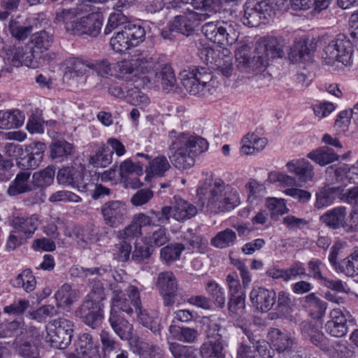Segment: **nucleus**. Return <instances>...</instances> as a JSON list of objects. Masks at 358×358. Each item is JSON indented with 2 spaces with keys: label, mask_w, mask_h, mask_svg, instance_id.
I'll list each match as a JSON object with an SVG mask.
<instances>
[{
  "label": "nucleus",
  "mask_w": 358,
  "mask_h": 358,
  "mask_svg": "<svg viewBox=\"0 0 358 358\" xmlns=\"http://www.w3.org/2000/svg\"><path fill=\"white\" fill-rule=\"evenodd\" d=\"M202 33L206 38L223 47L222 50L205 48L201 51V58L207 64L214 65L225 77L231 76L233 68V56L231 51L225 46L232 45L238 39V33L231 24L225 22H209L201 27Z\"/></svg>",
  "instance_id": "f257e3e1"
},
{
  "label": "nucleus",
  "mask_w": 358,
  "mask_h": 358,
  "mask_svg": "<svg viewBox=\"0 0 358 358\" xmlns=\"http://www.w3.org/2000/svg\"><path fill=\"white\" fill-rule=\"evenodd\" d=\"M282 41L273 36L259 38L255 45V55L251 57L247 46H243L236 53L237 67L248 73H258L265 70L269 61L284 55Z\"/></svg>",
  "instance_id": "f03ea898"
},
{
  "label": "nucleus",
  "mask_w": 358,
  "mask_h": 358,
  "mask_svg": "<svg viewBox=\"0 0 358 358\" xmlns=\"http://www.w3.org/2000/svg\"><path fill=\"white\" fill-rule=\"evenodd\" d=\"M90 10V6L87 3L82 2L76 7L57 12L54 22L64 25L66 31L71 34H85L96 37L100 34L103 25V15L99 13L92 12L86 16L79 17L81 14Z\"/></svg>",
  "instance_id": "7ed1b4c3"
},
{
  "label": "nucleus",
  "mask_w": 358,
  "mask_h": 358,
  "mask_svg": "<svg viewBox=\"0 0 358 358\" xmlns=\"http://www.w3.org/2000/svg\"><path fill=\"white\" fill-rule=\"evenodd\" d=\"M197 196L201 210L208 213L230 211L241 203L237 190L222 180L204 182L197 189Z\"/></svg>",
  "instance_id": "20e7f679"
},
{
  "label": "nucleus",
  "mask_w": 358,
  "mask_h": 358,
  "mask_svg": "<svg viewBox=\"0 0 358 358\" xmlns=\"http://www.w3.org/2000/svg\"><path fill=\"white\" fill-rule=\"evenodd\" d=\"M171 140L169 155L172 164L178 169L184 170L194 164V155L206 151L208 143L206 139L188 133H178L175 130L169 133Z\"/></svg>",
  "instance_id": "39448f33"
},
{
  "label": "nucleus",
  "mask_w": 358,
  "mask_h": 358,
  "mask_svg": "<svg viewBox=\"0 0 358 358\" xmlns=\"http://www.w3.org/2000/svg\"><path fill=\"white\" fill-rule=\"evenodd\" d=\"M213 76L206 67L192 66L180 73L185 89L192 95H205L210 90Z\"/></svg>",
  "instance_id": "423d86ee"
},
{
  "label": "nucleus",
  "mask_w": 358,
  "mask_h": 358,
  "mask_svg": "<svg viewBox=\"0 0 358 358\" xmlns=\"http://www.w3.org/2000/svg\"><path fill=\"white\" fill-rule=\"evenodd\" d=\"M46 341L57 349H66L71 343L73 323L66 318L51 321L46 327Z\"/></svg>",
  "instance_id": "0eeeda50"
},
{
  "label": "nucleus",
  "mask_w": 358,
  "mask_h": 358,
  "mask_svg": "<svg viewBox=\"0 0 358 358\" xmlns=\"http://www.w3.org/2000/svg\"><path fill=\"white\" fill-rule=\"evenodd\" d=\"M352 47L351 42L344 34H339L327 45L322 55V61L327 65H333L336 62L347 64L351 58Z\"/></svg>",
  "instance_id": "6e6552de"
},
{
  "label": "nucleus",
  "mask_w": 358,
  "mask_h": 358,
  "mask_svg": "<svg viewBox=\"0 0 358 358\" xmlns=\"http://www.w3.org/2000/svg\"><path fill=\"white\" fill-rule=\"evenodd\" d=\"M272 12L273 8L267 0H248L244 6L243 23L250 27H258Z\"/></svg>",
  "instance_id": "1a4fd4ad"
},
{
  "label": "nucleus",
  "mask_w": 358,
  "mask_h": 358,
  "mask_svg": "<svg viewBox=\"0 0 358 358\" xmlns=\"http://www.w3.org/2000/svg\"><path fill=\"white\" fill-rule=\"evenodd\" d=\"M57 180L59 184L70 185L78 189L80 192H86L90 187L94 185L89 176L86 177L85 167H64L59 170Z\"/></svg>",
  "instance_id": "9d476101"
},
{
  "label": "nucleus",
  "mask_w": 358,
  "mask_h": 358,
  "mask_svg": "<svg viewBox=\"0 0 358 358\" xmlns=\"http://www.w3.org/2000/svg\"><path fill=\"white\" fill-rule=\"evenodd\" d=\"M210 17V14L200 13L187 9L186 12L182 15H176L171 21V29L176 30L177 33L189 36L201 22L207 20Z\"/></svg>",
  "instance_id": "9b49d317"
},
{
  "label": "nucleus",
  "mask_w": 358,
  "mask_h": 358,
  "mask_svg": "<svg viewBox=\"0 0 358 358\" xmlns=\"http://www.w3.org/2000/svg\"><path fill=\"white\" fill-rule=\"evenodd\" d=\"M76 315L86 325L96 329L101 324L103 319V304L92 299H85L76 310Z\"/></svg>",
  "instance_id": "f8f14e48"
},
{
  "label": "nucleus",
  "mask_w": 358,
  "mask_h": 358,
  "mask_svg": "<svg viewBox=\"0 0 358 358\" xmlns=\"http://www.w3.org/2000/svg\"><path fill=\"white\" fill-rule=\"evenodd\" d=\"M74 352L68 358H102L99 348L94 344L92 336L87 333L80 334L75 341Z\"/></svg>",
  "instance_id": "ddd939ff"
},
{
  "label": "nucleus",
  "mask_w": 358,
  "mask_h": 358,
  "mask_svg": "<svg viewBox=\"0 0 358 358\" xmlns=\"http://www.w3.org/2000/svg\"><path fill=\"white\" fill-rule=\"evenodd\" d=\"M101 213L106 224L111 227H117L127 218V210L124 203L120 201H110L102 206Z\"/></svg>",
  "instance_id": "4468645a"
},
{
  "label": "nucleus",
  "mask_w": 358,
  "mask_h": 358,
  "mask_svg": "<svg viewBox=\"0 0 358 358\" xmlns=\"http://www.w3.org/2000/svg\"><path fill=\"white\" fill-rule=\"evenodd\" d=\"M157 286L162 296L165 306H173L178 290L176 278L171 271L162 272L159 274Z\"/></svg>",
  "instance_id": "2eb2a0df"
},
{
  "label": "nucleus",
  "mask_w": 358,
  "mask_h": 358,
  "mask_svg": "<svg viewBox=\"0 0 358 358\" xmlns=\"http://www.w3.org/2000/svg\"><path fill=\"white\" fill-rule=\"evenodd\" d=\"M277 294L273 289L254 287L250 294V301L255 308L262 313L270 310L276 302Z\"/></svg>",
  "instance_id": "dca6fc26"
},
{
  "label": "nucleus",
  "mask_w": 358,
  "mask_h": 358,
  "mask_svg": "<svg viewBox=\"0 0 358 358\" xmlns=\"http://www.w3.org/2000/svg\"><path fill=\"white\" fill-rule=\"evenodd\" d=\"M120 176L122 182L127 188L136 189L143 185L138 178H131L130 176L136 174L141 176L143 173V164L141 162H133L131 159H127L121 162L119 168Z\"/></svg>",
  "instance_id": "f3484780"
},
{
  "label": "nucleus",
  "mask_w": 358,
  "mask_h": 358,
  "mask_svg": "<svg viewBox=\"0 0 358 358\" xmlns=\"http://www.w3.org/2000/svg\"><path fill=\"white\" fill-rule=\"evenodd\" d=\"M288 171L301 183L311 182L315 176L313 166L305 159H296L286 164Z\"/></svg>",
  "instance_id": "a211bd4d"
},
{
  "label": "nucleus",
  "mask_w": 358,
  "mask_h": 358,
  "mask_svg": "<svg viewBox=\"0 0 358 358\" xmlns=\"http://www.w3.org/2000/svg\"><path fill=\"white\" fill-rule=\"evenodd\" d=\"M34 57V52L27 45L9 47L6 50L5 59L15 66L22 65L32 66Z\"/></svg>",
  "instance_id": "6ab92c4d"
},
{
  "label": "nucleus",
  "mask_w": 358,
  "mask_h": 358,
  "mask_svg": "<svg viewBox=\"0 0 358 358\" xmlns=\"http://www.w3.org/2000/svg\"><path fill=\"white\" fill-rule=\"evenodd\" d=\"M108 321L111 328L121 340L129 341L132 338L133 325L122 317L116 310H110Z\"/></svg>",
  "instance_id": "aec40b11"
},
{
  "label": "nucleus",
  "mask_w": 358,
  "mask_h": 358,
  "mask_svg": "<svg viewBox=\"0 0 358 358\" xmlns=\"http://www.w3.org/2000/svg\"><path fill=\"white\" fill-rule=\"evenodd\" d=\"M66 65L64 78L69 80L82 78L91 70L90 59L70 58L66 60Z\"/></svg>",
  "instance_id": "412c9836"
},
{
  "label": "nucleus",
  "mask_w": 358,
  "mask_h": 358,
  "mask_svg": "<svg viewBox=\"0 0 358 358\" xmlns=\"http://www.w3.org/2000/svg\"><path fill=\"white\" fill-rule=\"evenodd\" d=\"M346 208L338 206L327 211L320 217V220L329 228L336 229L343 228L345 229Z\"/></svg>",
  "instance_id": "4be33fe9"
},
{
  "label": "nucleus",
  "mask_w": 358,
  "mask_h": 358,
  "mask_svg": "<svg viewBox=\"0 0 358 358\" xmlns=\"http://www.w3.org/2000/svg\"><path fill=\"white\" fill-rule=\"evenodd\" d=\"M40 224L37 215L31 216H17L12 220V226L17 232L22 233L27 237H30L37 229Z\"/></svg>",
  "instance_id": "5701e85b"
},
{
  "label": "nucleus",
  "mask_w": 358,
  "mask_h": 358,
  "mask_svg": "<svg viewBox=\"0 0 358 358\" xmlns=\"http://www.w3.org/2000/svg\"><path fill=\"white\" fill-rule=\"evenodd\" d=\"M133 56L134 66L136 69V76L152 73L156 67L157 62L150 54L146 51H136Z\"/></svg>",
  "instance_id": "b1692460"
},
{
  "label": "nucleus",
  "mask_w": 358,
  "mask_h": 358,
  "mask_svg": "<svg viewBox=\"0 0 358 358\" xmlns=\"http://www.w3.org/2000/svg\"><path fill=\"white\" fill-rule=\"evenodd\" d=\"M268 337L273 346L280 353L289 352L295 344L293 338L276 328L270 330Z\"/></svg>",
  "instance_id": "393cba45"
},
{
  "label": "nucleus",
  "mask_w": 358,
  "mask_h": 358,
  "mask_svg": "<svg viewBox=\"0 0 358 358\" xmlns=\"http://www.w3.org/2000/svg\"><path fill=\"white\" fill-rule=\"evenodd\" d=\"M275 313H271V319L277 317L289 318L293 310V301L289 293L280 291L276 297Z\"/></svg>",
  "instance_id": "a878e982"
},
{
  "label": "nucleus",
  "mask_w": 358,
  "mask_h": 358,
  "mask_svg": "<svg viewBox=\"0 0 358 358\" xmlns=\"http://www.w3.org/2000/svg\"><path fill=\"white\" fill-rule=\"evenodd\" d=\"M176 204L173 207V217L178 221H184L194 217L197 213L196 206L182 199L180 197L174 196Z\"/></svg>",
  "instance_id": "bb28decb"
},
{
  "label": "nucleus",
  "mask_w": 358,
  "mask_h": 358,
  "mask_svg": "<svg viewBox=\"0 0 358 358\" xmlns=\"http://www.w3.org/2000/svg\"><path fill=\"white\" fill-rule=\"evenodd\" d=\"M169 331L172 338L176 341L186 343H194L198 340L199 332L194 328L170 325Z\"/></svg>",
  "instance_id": "cd10ccee"
},
{
  "label": "nucleus",
  "mask_w": 358,
  "mask_h": 358,
  "mask_svg": "<svg viewBox=\"0 0 358 358\" xmlns=\"http://www.w3.org/2000/svg\"><path fill=\"white\" fill-rule=\"evenodd\" d=\"M224 342L210 339L203 342L199 349L201 358H225Z\"/></svg>",
  "instance_id": "c85d7f7f"
},
{
  "label": "nucleus",
  "mask_w": 358,
  "mask_h": 358,
  "mask_svg": "<svg viewBox=\"0 0 358 358\" xmlns=\"http://www.w3.org/2000/svg\"><path fill=\"white\" fill-rule=\"evenodd\" d=\"M24 116L19 110H0V129H10L22 126Z\"/></svg>",
  "instance_id": "c756f323"
},
{
  "label": "nucleus",
  "mask_w": 358,
  "mask_h": 358,
  "mask_svg": "<svg viewBox=\"0 0 358 358\" xmlns=\"http://www.w3.org/2000/svg\"><path fill=\"white\" fill-rule=\"evenodd\" d=\"M30 172L24 171L17 174L14 181L8 187L7 192L10 196H15L20 194L31 192L34 189V186L29 183Z\"/></svg>",
  "instance_id": "7c9ffc66"
},
{
  "label": "nucleus",
  "mask_w": 358,
  "mask_h": 358,
  "mask_svg": "<svg viewBox=\"0 0 358 358\" xmlns=\"http://www.w3.org/2000/svg\"><path fill=\"white\" fill-rule=\"evenodd\" d=\"M303 306L308 310L311 316L315 319H321L327 310V303L317 297L315 293L306 296L303 300Z\"/></svg>",
  "instance_id": "2f4dec72"
},
{
  "label": "nucleus",
  "mask_w": 358,
  "mask_h": 358,
  "mask_svg": "<svg viewBox=\"0 0 358 358\" xmlns=\"http://www.w3.org/2000/svg\"><path fill=\"white\" fill-rule=\"evenodd\" d=\"M53 41L54 36L50 32L45 30L38 31L30 38V43L32 45L31 48L34 53H42L51 47Z\"/></svg>",
  "instance_id": "473e14b6"
},
{
  "label": "nucleus",
  "mask_w": 358,
  "mask_h": 358,
  "mask_svg": "<svg viewBox=\"0 0 358 358\" xmlns=\"http://www.w3.org/2000/svg\"><path fill=\"white\" fill-rule=\"evenodd\" d=\"M307 157L323 166L338 160V155L333 149L324 146L310 152Z\"/></svg>",
  "instance_id": "72a5a7b5"
},
{
  "label": "nucleus",
  "mask_w": 358,
  "mask_h": 358,
  "mask_svg": "<svg viewBox=\"0 0 358 358\" xmlns=\"http://www.w3.org/2000/svg\"><path fill=\"white\" fill-rule=\"evenodd\" d=\"M146 243L152 247H160L169 241V234L166 228L162 225H156L155 227L146 233L145 236Z\"/></svg>",
  "instance_id": "f704fd0d"
},
{
  "label": "nucleus",
  "mask_w": 358,
  "mask_h": 358,
  "mask_svg": "<svg viewBox=\"0 0 358 358\" xmlns=\"http://www.w3.org/2000/svg\"><path fill=\"white\" fill-rule=\"evenodd\" d=\"M135 312L137 315V320L140 324L149 329L152 333L160 335L162 326L157 316L150 314L143 306Z\"/></svg>",
  "instance_id": "c9c22d12"
},
{
  "label": "nucleus",
  "mask_w": 358,
  "mask_h": 358,
  "mask_svg": "<svg viewBox=\"0 0 358 358\" xmlns=\"http://www.w3.org/2000/svg\"><path fill=\"white\" fill-rule=\"evenodd\" d=\"M207 294L215 306L218 308H223L226 303V296L224 288L214 280H208L205 283Z\"/></svg>",
  "instance_id": "e433bc0d"
},
{
  "label": "nucleus",
  "mask_w": 358,
  "mask_h": 358,
  "mask_svg": "<svg viewBox=\"0 0 358 358\" xmlns=\"http://www.w3.org/2000/svg\"><path fill=\"white\" fill-rule=\"evenodd\" d=\"M336 272L350 277L358 275V249H355L348 257L339 262Z\"/></svg>",
  "instance_id": "4c0bfd02"
},
{
  "label": "nucleus",
  "mask_w": 358,
  "mask_h": 358,
  "mask_svg": "<svg viewBox=\"0 0 358 358\" xmlns=\"http://www.w3.org/2000/svg\"><path fill=\"white\" fill-rule=\"evenodd\" d=\"M311 57V50L303 41L295 43L289 52V59L293 64L310 61Z\"/></svg>",
  "instance_id": "58836bf2"
},
{
  "label": "nucleus",
  "mask_w": 358,
  "mask_h": 358,
  "mask_svg": "<svg viewBox=\"0 0 358 358\" xmlns=\"http://www.w3.org/2000/svg\"><path fill=\"white\" fill-rule=\"evenodd\" d=\"M155 82L160 83L164 90L171 91L176 85V78L171 66L164 65L155 73Z\"/></svg>",
  "instance_id": "ea45409f"
},
{
  "label": "nucleus",
  "mask_w": 358,
  "mask_h": 358,
  "mask_svg": "<svg viewBox=\"0 0 358 358\" xmlns=\"http://www.w3.org/2000/svg\"><path fill=\"white\" fill-rule=\"evenodd\" d=\"M170 168L171 165L165 156H157L150 162L149 166L146 169L148 174L145 179H148L150 175L162 177Z\"/></svg>",
  "instance_id": "a19ab883"
},
{
  "label": "nucleus",
  "mask_w": 358,
  "mask_h": 358,
  "mask_svg": "<svg viewBox=\"0 0 358 358\" xmlns=\"http://www.w3.org/2000/svg\"><path fill=\"white\" fill-rule=\"evenodd\" d=\"M55 169L48 166L43 170L35 172L32 176V183L36 187H45L53 183Z\"/></svg>",
  "instance_id": "79ce46f5"
},
{
  "label": "nucleus",
  "mask_w": 358,
  "mask_h": 358,
  "mask_svg": "<svg viewBox=\"0 0 358 358\" xmlns=\"http://www.w3.org/2000/svg\"><path fill=\"white\" fill-rule=\"evenodd\" d=\"M73 235L78 243L89 244L97 240V231L94 225L87 224L85 227H76Z\"/></svg>",
  "instance_id": "37998d69"
},
{
  "label": "nucleus",
  "mask_w": 358,
  "mask_h": 358,
  "mask_svg": "<svg viewBox=\"0 0 358 358\" xmlns=\"http://www.w3.org/2000/svg\"><path fill=\"white\" fill-rule=\"evenodd\" d=\"M236 241V233L230 229H226L218 232L216 236L211 239L210 243L217 248H226L234 245Z\"/></svg>",
  "instance_id": "c03bdc74"
},
{
  "label": "nucleus",
  "mask_w": 358,
  "mask_h": 358,
  "mask_svg": "<svg viewBox=\"0 0 358 358\" xmlns=\"http://www.w3.org/2000/svg\"><path fill=\"white\" fill-rule=\"evenodd\" d=\"M185 246L182 243H174L167 245L160 250V257L166 264H170L180 259Z\"/></svg>",
  "instance_id": "a18cd8bd"
},
{
  "label": "nucleus",
  "mask_w": 358,
  "mask_h": 358,
  "mask_svg": "<svg viewBox=\"0 0 358 358\" xmlns=\"http://www.w3.org/2000/svg\"><path fill=\"white\" fill-rule=\"evenodd\" d=\"M78 298L77 292L70 285H63L56 292L55 299L59 306H71Z\"/></svg>",
  "instance_id": "49530a36"
},
{
  "label": "nucleus",
  "mask_w": 358,
  "mask_h": 358,
  "mask_svg": "<svg viewBox=\"0 0 358 358\" xmlns=\"http://www.w3.org/2000/svg\"><path fill=\"white\" fill-rule=\"evenodd\" d=\"M13 285L16 287H22L27 292H31L36 287L35 277L30 269H25L20 273L13 281Z\"/></svg>",
  "instance_id": "de8ad7c7"
},
{
  "label": "nucleus",
  "mask_w": 358,
  "mask_h": 358,
  "mask_svg": "<svg viewBox=\"0 0 358 358\" xmlns=\"http://www.w3.org/2000/svg\"><path fill=\"white\" fill-rule=\"evenodd\" d=\"M52 159L66 158L73 152V145L65 140H57L50 146Z\"/></svg>",
  "instance_id": "09e8293b"
},
{
  "label": "nucleus",
  "mask_w": 358,
  "mask_h": 358,
  "mask_svg": "<svg viewBox=\"0 0 358 358\" xmlns=\"http://www.w3.org/2000/svg\"><path fill=\"white\" fill-rule=\"evenodd\" d=\"M13 346L17 354L24 358H38L39 357L37 347L29 341L17 338L13 343Z\"/></svg>",
  "instance_id": "8fccbe9b"
},
{
  "label": "nucleus",
  "mask_w": 358,
  "mask_h": 358,
  "mask_svg": "<svg viewBox=\"0 0 358 358\" xmlns=\"http://www.w3.org/2000/svg\"><path fill=\"white\" fill-rule=\"evenodd\" d=\"M113 161V151L108 148L102 147L99 149L95 155L90 158V163L94 167H106Z\"/></svg>",
  "instance_id": "3c124183"
},
{
  "label": "nucleus",
  "mask_w": 358,
  "mask_h": 358,
  "mask_svg": "<svg viewBox=\"0 0 358 358\" xmlns=\"http://www.w3.org/2000/svg\"><path fill=\"white\" fill-rule=\"evenodd\" d=\"M120 77L126 80L136 81V69L134 66V59L130 60H122L116 64Z\"/></svg>",
  "instance_id": "603ef678"
},
{
  "label": "nucleus",
  "mask_w": 358,
  "mask_h": 358,
  "mask_svg": "<svg viewBox=\"0 0 358 358\" xmlns=\"http://www.w3.org/2000/svg\"><path fill=\"white\" fill-rule=\"evenodd\" d=\"M169 350L173 358H198L195 350L176 342H168Z\"/></svg>",
  "instance_id": "864d4df0"
},
{
  "label": "nucleus",
  "mask_w": 358,
  "mask_h": 358,
  "mask_svg": "<svg viewBox=\"0 0 358 358\" xmlns=\"http://www.w3.org/2000/svg\"><path fill=\"white\" fill-rule=\"evenodd\" d=\"M334 194L335 190L329 186L321 188L319 192L316 193L315 207L317 209H320L331 205L335 199Z\"/></svg>",
  "instance_id": "5fc2aeb1"
},
{
  "label": "nucleus",
  "mask_w": 358,
  "mask_h": 358,
  "mask_svg": "<svg viewBox=\"0 0 358 358\" xmlns=\"http://www.w3.org/2000/svg\"><path fill=\"white\" fill-rule=\"evenodd\" d=\"M124 29L132 46H136L145 40V31L142 26L129 24Z\"/></svg>",
  "instance_id": "6e6d98bb"
},
{
  "label": "nucleus",
  "mask_w": 358,
  "mask_h": 358,
  "mask_svg": "<svg viewBox=\"0 0 358 358\" xmlns=\"http://www.w3.org/2000/svg\"><path fill=\"white\" fill-rule=\"evenodd\" d=\"M126 99L134 106L145 107L150 103L149 97L136 87L127 90Z\"/></svg>",
  "instance_id": "4d7b16f0"
},
{
  "label": "nucleus",
  "mask_w": 358,
  "mask_h": 358,
  "mask_svg": "<svg viewBox=\"0 0 358 358\" xmlns=\"http://www.w3.org/2000/svg\"><path fill=\"white\" fill-rule=\"evenodd\" d=\"M110 44L116 52H122L132 47L124 29L117 32L116 35L110 38Z\"/></svg>",
  "instance_id": "13d9d810"
},
{
  "label": "nucleus",
  "mask_w": 358,
  "mask_h": 358,
  "mask_svg": "<svg viewBox=\"0 0 358 358\" xmlns=\"http://www.w3.org/2000/svg\"><path fill=\"white\" fill-rule=\"evenodd\" d=\"M100 340L102 345V351L105 356H109L113 351H117L120 348V343L115 340L111 334L103 329L100 334Z\"/></svg>",
  "instance_id": "bf43d9fd"
},
{
  "label": "nucleus",
  "mask_w": 358,
  "mask_h": 358,
  "mask_svg": "<svg viewBox=\"0 0 358 358\" xmlns=\"http://www.w3.org/2000/svg\"><path fill=\"white\" fill-rule=\"evenodd\" d=\"M128 22L127 17L120 12L111 13L108 19L107 24L104 29V34H110L115 29L120 28Z\"/></svg>",
  "instance_id": "052dcab7"
},
{
  "label": "nucleus",
  "mask_w": 358,
  "mask_h": 358,
  "mask_svg": "<svg viewBox=\"0 0 358 358\" xmlns=\"http://www.w3.org/2000/svg\"><path fill=\"white\" fill-rule=\"evenodd\" d=\"M8 30L13 37L17 40H24L27 38L32 31L31 26H23L16 20H10Z\"/></svg>",
  "instance_id": "680f3d73"
},
{
  "label": "nucleus",
  "mask_w": 358,
  "mask_h": 358,
  "mask_svg": "<svg viewBox=\"0 0 358 358\" xmlns=\"http://www.w3.org/2000/svg\"><path fill=\"white\" fill-rule=\"evenodd\" d=\"M131 302L124 297V296H120V292L116 294V296H113L112 298V307L111 309L121 310L128 315L131 316L134 315V311L133 308L131 307Z\"/></svg>",
  "instance_id": "e2e57ef3"
},
{
  "label": "nucleus",
  "mask_w": 358,
  "mask_h": 358,
  "mask_svg": "<svg viewBox=\"0 0 358 358\" xmlns=\"http://www.w3.org/2000/svg\"><path fill=\"white\" fill-rule=\"evenodd\" d=\"M266 206L271 212V216L272 217L282 215L289 211V209L286 206L285 201L282 199H268Z\"/></svg>",
  "instance_id": "0e129e2a"
},
{
  "label": "nucleus",
  "mask_w": 358,
  "mask_h": 358,
  "mask_svg": "<svg viewBox=\"0 0 358 358\" xmlns=\"http://www.w3.org/2000/svg\"><path fill=\"white\" fill-rule=\"evenodd\" d=\"M58 310L52 305H44L36 310L29 313L31 319L38 322H43L47 317L56 315Z\"/></svg>",
  "instance_id": "69168bd1"
},
{
  "label": "nucleus",
  "mask_w": 358,
  "mask_h": 358,
  "mask_svg": "<svg viewBox=\"0 0 358 358\" xmlns=\"http://www.w3.org/2000/svg\"><path fill=\"white\" fill-rule=\"evenodd\" d=\"M192 4L196 9H201L204 12L200 13H215L220 8V0H192Z\"/></svg>",
  "instance_id": "338daca9"
},
{
  "label": "nucleus",
  "mask_w": 358,
  "mask_h": 358,
  "mask_svg": "<svg viewBox=\"0 0 358 358\" xmlns=\"http://www.w3.org/2000/svg\"><path fill=\"white\" fill-rule=\"evenodd\" d=\"M137 349L141 358H153L157 356V353H160L162 351L159 347L145 342H139Z\"/></svg>",
  "instance_id": "774afa93"
}]
</instances>
